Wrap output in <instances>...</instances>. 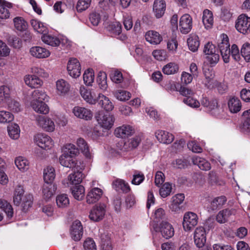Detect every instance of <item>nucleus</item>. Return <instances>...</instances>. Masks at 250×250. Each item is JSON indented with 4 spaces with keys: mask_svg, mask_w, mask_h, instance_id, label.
Segmentation results:
<instances>
[{
    "mask_svg": "<svg viewBox=\"0 0 250 250\" xmlns=\"http://www.w3.org/2000/svg\"><path fill=\"white\" fill-rule=\"evenodd\" d=\"M15 163L18 168L22 171L27 170L29 168V162L27 159L22 157H17L15 160Z\"/></svg>",
    "mask_w": 250,
    "mask_h": 250,
    "instance_id": "obj_52",
    "label": "nucleus"
},
{
    "mask_svg": "<svg viewBox=\"0 0 250 250\" xmlns=\"http://www.w3.org/2000/svg\"><path fill=\"white\" fill-rule=\"evenodd\" d=\"M60 164L63 167L75 168L78 166V163L76 162L73 158L72 156L68 154V153H64L62 154L59 159Z\"/></svg>",
    "mask_w": 250,
    "mask_h": 250,
    "instance_id": "obj_14",
    "label": "nucleus"
},
{
    "mask_svg": "<svg viewBox=\"0 0 250 250\" xmlns=\"http://www.w3.org/2000/svg\"><path fill=\"white\" fill-rule=\"evenodd\" d=\"M30 53L32 56L40 59L46 58L50 55L48 50L39 46L31 47L30 49Z\"/></svg>",
    "mask_w": 250,
    "mask_h": 250,
    "instance_id": "obj_18",
    "label": "nucleus"
},
{
    "mask_svg": "<svg viewBox=\"0 0 250 250\" xmlns=\"http://www.w3.org/2000/svg\"><path fill=\"white\" fill-rule=\"evenodd\" d=\"M194 243L198 248L204 246L206 242V232L204 228L200 227L197 228L194 231Z\"/></svg>",
    "mask_w": 250,
    "mask_h": 250,
    "instance_id": "obj_10",
    "label": "nucleus"
},
{
    "mask_svg": "<svg viewBox=\"0 0 250 250\" xmlns=\"http://www.w3.org/2000/svg\"><path fill=\"white\" fill-rule=\"evenodd\" d=\"M74 173L69 175L67 180L71 185L78 186L82 182L83 174L82 172V167L80 166L74 168Z\"/></svg>",
    "mask_w": 250,
    "mask_h": 250,
    "instance_id": "obj_12",
    "label": "nucleus"
},
{
    "mask_svg": "<svg viewBox=\"0 0 250 250\" xmlns=\"http://www.w3.org/2000/svg\"><path fill=\"white\" fill-rule=\"evenodd\" d=\"M232 210L228 208L223 209L219 212L216 217V221L220 223H225L228 221L229 217L231 215Z\"/></svg>",
    "mask_w": 250,
    "mask_h": 250,
    "instance_id": "obj_38",
    "label": "nucleus"
},
{
    "mask_svg": "<svg viewBox=\"0 0 250 250\" xmlns=\"http://www.w3.org/2000/svg\"><path fill=\"white\" fill-rule=\"evenodd\" d=\"M185 199L184 194L179 193L173 196L171 198V203L169 206L170 209L173 211L180 210L179 205L182 204Z\"/></svg>",
    "mask_w": 250,
    "mask_h": 250,
    "instance_id": "obj_28",
    "label": "nucleus"
},
{
    "mask_svg": "<svg viewBox=\"0 0 250 250\" xmlns=\"http://www.w3.org/2000/svg\"><path fill=\"white\" fill-rule=\"evenodd\" d=\"M24 190L23 187L18 186L15 189L13 202L16 206H19L21 203L22 199L23 198Z\"/></svg>",
    "mask_w": 250,
    "mask_h": 250,
    "instance_id": "obj_45",
    "label": "nucleus"
},
{
    "mask_svg": "<svg viewBox=\"0 0 250 250\" xmlns=\"http://www.w3.org/2000/svg\"><path fill=\"white\" fill-rule=\"evenodd\" d=\"M5 168V162L0 158V183L2 185L6 184L8 181V177L4 172Z\"/></svg>",
    "mask_w": 250,
    "mask_h": 250,
    "instance_id": "obj_53",
    "label": "nucleus"
},
{
    "mask_svg": "<svg viewBox=\"0 0 250 250\" xmlns=\"http://www.w3.org/2000/svg\"><path fill=\"white\" fill-rule=\"evenodd\" d=\"M217 45L224 62H229L230 56V48L229 39L226 34H222L219 36Z\"/></svg>",
    "mask_w": 250,
    "mask_h": 250,
    "instance_id": "obj_1",
    "label": "nucleus"
},
{
    "mask_svg": "<svg viewBox=\"0 0 250 250\" xmlns=\"http://www.w3.org/2000/svg\"><path fill=\"white\" fill-rule=\"evenodd\" d=\"M153 228L155 232H160L162 236L167 239L172 237L174 234L172 226L166 221H162L159 226L154 225Z\"/></svg>",
    "mask_w": 250,
    "mask_h": 250,
    "instance_id": "obj_5",
    "label": "nucleus"
},
{
    "mask_svg": "<svg viewBox=\"0 0 250 250\" xmlns=\"http://www.w3.org/2000/svg\"><path fill=\"white\" fill-rule=\"evenodd\" d=\"M37 121L39 125L47 131H53L55 129L54 122L44 116H39Z\"/></svg>",
    "mask_w": 250,
    "mask_h": 250,
    "instance_id": "obj_20",
    "label": "nucleus"
},
{
    "mask_svg": "<svg viewBox=\"0 0 250 250\" xmlns=\"http://www.w3.org/2000/svg\"><path fill=\"white\" fill-rule=\"evenodd\" d=\"M34 140L39 147L44 149H49L53 146L51 138L45 134H37L34 137Z\"/></svg>",
    "mask_w": 250,
    "mask_h": 250,
    "instance_id": "obj_8",
    "label": "nucleus"
},
{
    "mask_svg": "<svg viewBox=\"0 0 250 250\" xmlns=\"http://www.w3.org/2000/svg\"><path fill=\"white\" fill-rule=\"evenodd\" d=\"M67 70L69 75L73 78L79 77L81 73L80 63H67Z\"/></svg>",
    "mask_w": 250,
    "mask_h": 250,
    "instance_id": "obj_34",
    "label": "nucleus"
},
{
    "mask_svg": "<svg viewBox=\"0 0 250 250\" xmlns=\"http://www.w3.org/2000/svg\"><path fill=\"white\" fill-rule=\"evenodd\" d=\"M179 70V66L177 63H167L163 68V72L167 75L175 74Z\"/></svg>",
    "mask_w": 250,
    "mask_h": 250,
    "instance_id": "obj_56",
    "label": "nucleus"
},
{
    "mask_svg": "<svg viewBox=\"0 0 250 250\" xmlns=\"http://www.w3.org/2000/svg\"><path fill=\"white\" fill-rule=\"evenodd\" d=\"M77 144L79 149L81 150L85 156L86 158H90V154L89 147L85 140L82 138H80L77 141Z\"/></svg>",
    "mask_w": 250,
    "mask_h": 250,
    "instance_id": "obj_46",
    "label": "nucleus"
},
{
    "mask_svg": "<svg viewBox=\"0 0 250 250\" xmlns=\"http://www.w3.org/2000/svg\"><path fill=\"white\" fill-rule=\"evenodd\" d=\"M228 104L229 111L231 113H237L241 108V102L237 98L233 97L229 99Z\"/></svg>",
    "mask_w": 250,
    "mask_h": 250,
    "instance_id": "obj_42",
    "label": "nucleus"
},
{
    "mask_svg": "<svg viewBox=\"0 0 250 250\" xmlns=\"http://www.w3.org/2000/svg\"><path fill=\"white\" fill-rule=\"evenodd\" d=\"M116 98L120 101H125L130 98V93L123 90H118L114 92Z\"/></svg>",
    "mask_w": 250,
    "mask_h": 250,
    "instance_id": "obj_58",
    "label": "nucleus"
},
{
    "mask_svg": "<svg viewBox=\"0 0 250 250\" xmlns=\"http://www.w3.org/2000/svg\"><path fill=\"white\" fill-rule=\"evenodd\" d=\"M97 83L99 88L105 91L107 89L108 85L107 83V75L104 72L100 71L97 78Z\"/></svg>",
    "mask_w": 250,
    "mask_h": 250,
    "instance_id": "obj_44",
    "label": "nucleus"
},
{
    "mask_svg": "<svg viewBox=\"0 0 250 250\" xmlns=\"http://www.w3.org/2000/svg\"><path fill=\"white\" fill-rule=\"evenodd\" d=\"M215 63H203L202 69L205 77V85L208 89L212 88L214 86L215 72L213 67Z\"/></svg>",
    "mask_w": 250,
    "mask_h": 250,
    "instance_id": "obj_2",
    "label": "nucleus"
},
{
    "mask_svg": "<svg viewBox=\"0 0 250 250\" xmlns=\"http://www.w3.org/2000/svg\"><path fill=\"white\" fill-rule=\"evenodd\" d=\"M56 203L60 208L67 207L69 204V200L67 195L65 194L58 195L56 197Z\"/></svg>",
    "mask_w": 250,
    "mask_h": 250,
    "instance_id": "obj_57",
    "label": "nucleus"
},
{
    "mask_svg": "<svg viewBox=\"0 0 250 250\" xmlns=\"http://www.w3.org/2000/svg\"><path fill=\"white\" fill-rule=\"evenodd\" d=\"M134 130L130 125H123L117 128L114 131V134L117 137L126 138L134 133Z\"/></svg>",
    "mask_w": 250,
    "mask_h": 250,
    "instance_id": "obj_19",
    "label": "nucleus"
},
{
    "mask_svg": "<svg viewBox=\"0 0 250 250\" xmlns=\"http://www.w3.org/2000/svg\"><path fill=\"white\" fill-rule=\"evenodd\" d=\"M72 239L75 241H79L83 234V228L81 222L76 220L72 223L70 230Z\"/></svg>",
    "mask_w": 250,
    "mask_h": 250,
    "instance_id": "obj_13",
    "label": "nucleus"
},
{
    "mask_svg": "<svg viewBox=\"0 0 250 250\" xmlns=\"http://www.w3.org/2000/svg\"><path fill=\"white\" fill-rule=\"evenodd\" d=\"M155 136L160 143L164 144H169L174 140V136L172 134L164 130H158Z\"/></svg>",
    "mask_w": 250,
    "mask_h": 250,
    "instance_id": "obj_21",
    "label": "nucleus"
},
{
    "mask_svg": "<svg viewBox=\"0 0 250 250\" xmlns=\"http://www.w3.org/2000/svg\"><path fill=\"white\" fill-rule=\"evenodd\" d=\"M24 80L26 84L31 88H38L42 84V81L34 75H26Z\"/></svg>",
    "mask_w": 250,
    "mask_h": 250,
    "instance_id": "obj_26",
    "label": "nucleus"
},
{
    "mask_svg": "<svg viewBox=\"0 0 250 250\" xmlns=\"http://www.w3.org/2000/svg\"><path fill=\"white\" fill-rule=\"evenodd\" d=\"M30 23L34 29L37 32L43 34L47 32V28L42 22L36 19H32Z\"/></svg>",
    "mask_w": 250,
    "mask_h": 250,
    "instance_id": "obj_40",
    "label": "nucleus"
},
{
    "mask_svg": "<svg viewBox=\"0 0 250 250\" xmlns=\"http://www.w3.org/2000/svg\"><path fill=\"white\" fill-rule=\"evenodd\" d=\"M57 186L53 183H44L42 187V193L44 199H49L55 193Z\"/></svg>",
    "mask_w": 250,
    "mask_h": 250,
    "instance_id": "obj_27",
    "label": "nucleus"
},
{
    "mask_svg": "<svg viewBox=\"0 0 250 250\" xmlns=\"http://www.w3.org/2000/svg\"><path fill=\"white\" fill-rule=\"evenodd\" d=\"M43 176L45 183H53V181L55 177L54 168L52 167H47L44 169Z\"/></svg>",
    "mask_w": 250,
    "mask_h": 250,
    "instance_id": "obj_43",
    "label": "nucleus"
},
{
    "mask_svg": "<svg viewBox=\"0 0 250 250\" xmlns=\"http://www.w3.org/2000/svg\"><path fill=\"white\" fill-rule=\"evenodd\" d=\"M112 188L116 191L122 190L124 193H127L130 190L128 183L122 179H117L114 180L112 182Z\"/></svg>",
    "mask_w": 250,
    "mask_h": 250,
    "instance_id": "obj_25",
    "label": "nucleus"
},
{
    "mask_svg": "<svg viewBox=\"0 0 250 250\" xmlns=\"http://www.w3.org/2000/svg\"><path fill=\"white\" fill-rule=\"evenodd\" d=\"M152 56L158 61H166L167 57V52L164 50H155L152 52Z\"/></svg>",
    "mask_w": 250,
    "mask_h": 250,
    "instance_id": "obj_61",
    "label": "nucleus"
},
{
    "mask_svg": "<svg viewBox=\"0 0 250 250\" xmlns=\"http://www.w3.org/2000/svg\"><path fill=\"white\" fill-rule=\"evenodd\" d=\"M56 89L58 94L63 95L67 93L70 90L69 84L65 80L60 79L56 82Z\"/></svg>",
    "mask_w": 250,
    "mask_h": 250,
    "instance_id": "obj_31",
    "label": "nucleus"
},
{
    "mask_svg": "<svg viewBox=\"0 0 250 250\" xmlns=\"http://www.w3.org/2000/svg\"><path fill=\"white\" fill-rule=\"evenodd\" d=\"M192 160L193 164L197 165L201 170L207 171L209 170L211 168L210 163L203 158L194 157Z\"/></svg>",
    "mask_w": 250,
    "mask_h": 250,
    "instance_id": "obj_37",
    "label": "nucleus"
},
{
    "mask_svg": "<svg viewBox=\"0 0 250 250\" xmlns=\"http://www.w3.org/2000/svg\"><path fill=\"white\" fill-rule=\"evenodd\" d=\"M12 7V4L4 0H0V19L6 20L9 18L10 13L8 8Z\"/></svg>",
    "mask_w": 250,
    "mask_h": 250,
    "instance_id": "obj_24",
    "label": "nucleus"
},
{
    "mask_svg": "<svg viewBox=\"0 0 250 250\" xmlns=\"http://www.w3.org/2000/svg\"><path fill=\"white\" fill-rule=\"evenodd\" d=\"M0 208L6 214L8 217H12L13 214L12 206L6 201L0 199Z\"/></svg>",
    "mask_w": 250,
    "mask_h": 250,
    "instance_id": "obj_55",
    "label": "nucleus"
},
{
    "mask_svg": "<svg viewBox=\"0 0 250 250\" xmlns=\"http://www.w3.org/2000/svg\"><path fill=\"white\" fill-rule=\"evenodd\" d=\"M145 39L147 42L153 44H158L163 40L162 37L160 34L153 30L147 31L146 33Z\"/></svg>",
    "mask_w": 250,
    "mask_h": 250,
    "instance_id": "obj_23",
    "label": "nucleus"
},
{
    "mask_svg": "<svg viewBox=\"0 0 250 250\" xmlns=\"http://www.w3.org/2000/svg\"><path fill=\"white\" fill-rule=\"evenodd\" d=\"M171 190V185L169 183H166L160 188L159 193L162 197L165 198L170 194Z\"/></svg>",
    "mask_w": 250,
    "mask_h": 250,
    "instance_id": "obj_59",
    "label": "nucleus"
},
{
    "mask_svg": "<svg viewBox=\"0 0 250 250\" xmlns=\"http://www.w3.org/2000/svg\"><path fill=\"white\" fill-rule=\"evenodd\" d=\"M101 247L102 250H112V246L110 237L108 234L105 233L101 235Z\"/></svg>",
    "mask_w": 250,
    "mask_h": 250,
    "instance_id": "obj_48",
    "label": "nucleus"
},
{
    "mask_svg": "<svg viewBox=\"0 0 250 250\" xmlns=\"http://www.w3.org/2000/svg\"><path fill=\"white\" fill-rule=\"evenodd\" d=\"M179 27L183 34L189 33L192 28V18L188 14L183 15L179 21Z\"/></svg>",
    "mask_w": 250,
    "mask_h": 250,
    "instance_id": "obj_9",
    "label": "nucleus"
},
{
    "mask_svg": "<svg viewBox=\"0 0 250 250\" xmlns=\"http://www.w3.org/2000/svg\"><path fill=\"white\" fill-rule=\"evenodd\" d=\"M13 119L14 116L11 113L5 111H0V123H9L12 121Z\"/></svg>",
    "mask_w": 250,
    "mask_h": 250,
    "instance_id": "obj_62",
    "label": "nucleus"
},
{
    "mask_svg": "<svg viewBox=\"0 0 250 250\" xmlns=\"http://www.w3.org/2000/svg\"><path fill=\"white\" fill-rule=\"evenodd\" d=\"M42 40L44 43L52 46H58L61 42L56 36L46 33L42 36Z\"/></svg>",
    "mask_w": 250,
    "mask_h": 250,
    "instance_id": "obj_32",
    "label": "nucleus"
},
{
    "mask_svg": "<svg viewBox=\"0 0 250 250\" xmlns=\"http://www.w3.org/2000/svg\"><path fill=\"white\" fill-rule=\"evenodd\" d=\"M197 223L198 217L195 213L188 212L185 214L183 218V226L185 230H190L197 225Z\"/></svg>",
    "mask_w": 250,
    "mask_h": 250,
    "instance_id": "obj_6",
    "label": "nucleus"
},
{
    "mask_svg": "<svg viewBox=\"0 0 250 250\" xmlns=\"http://www.w3.org/2000/svg\"><path fill=\"white\" fill-rule=\"evenodd\" d=\"M106 206L104 204H100L93 207L89 214V218L95 222L102 220L105 215Z\"/></svg>",
    "mask_w": 250,
    "mask_h": 250,
    "instance_id": "obj_7",
    "label": "nucleus"
},
{
    "mask_svg": "<svg viewBox=\"0 0 250 250\" xmlns=\"http://www.w3.org/2000/svg\"><path fill=\"white\" fill-rule=\"evenodd\" d=\"M32 98L31 102L42 101L47 98V95L42 90L36 89L32 92Z\"/></svg>",
    "mask_w": 250,
    "mask_h": 250,
    "instance_id": "obj_54",
    "label": "nucleus"
},
{
    "mask_svg": "<svg viewBox=\"0 0 250 250\" xmlns=\"http://www.w3.org/2000/svg\"><path fill=\"white\" fill-rule=\"evenodd\" d=\"M73 113L77 117L85 120H91L93 116V114L89 109L80 106L74 107L73 109Z\"/></svg>",
    "mask_w": 250,
    "mask_h": 250,
    "instance_id": "obj_16",
    "label": "nucleus"
},
{
    "mask_svg": "<svg viewBox=\"0 0 250 250\" xmlns=\"http://www.w3.org/2000/svg\"><path fill=\"white\" fill-rule=\"evenodd\" d=\"M241 55L247 62L250 61V44L249 43H245L241 48Z\"/></svg>",
    "mask_w": 250,
    "mask_h": 250,
    "instance_id": "obj_63",
    "label": "nucleus"
},
{
    "mask_svg": "<svg viewBox=\"0 0 250 250\" xmlns=\"http://www.w3.org/2000/svg\"><path fill=\"white\" fill-rule=\"evenodd\" d=\"M235 27L242 34L250 33V17L244 14L239 15L235 22Z\"/></svg>",
    "mask_w": 250,
    "mask_h": 250,
    "instance_id": "obj_4",
    "label": "nucleus"
},
{
    "mask_svg": "<svg viewBox=\"0 0 250 250\" xmlns=\"http://www.w3.org/2000/svg\"><path fill=\"white\" fill-rule=\"evenodd\" d=\"M141 142V138L139 137H134L127 142L124 143L122 150L124 151H128L136 148Z\"/></svg>",
    "mask_w": 250,
    "mask_h": 250,
    "instance_id": "obj_36",
    "label": "nucleus"
},
{
    "mask_svg": "<svg viewBox=\"0 0 250 250\" xmlns=\"http://www.w3.org/2000/svg\"><path fill=\"white\" fill-rule=\"evenodd\" d=\"M166 9V3L164 0H155L153 4L152 11L157 19L162 18Z\"/></svg>",
    "mask_w": 250,
    "mask_h": 250,
    "instance_id": "obj_11",
    "label": "nucleus"
},
{
    "mask_svg": "<svg viewBox=\"0 0 250 250\" xmlns=\"http://www.w3.org/2000/svg\"><path fill=\"white\" fill-rule=\"evenodd\" d=\"M95 118L101 127L108 130L112 127L114 122L113 115L108 113L105 114L102 111L96 113Z\"/></svg>",
    "mask_w": 250,
    "mask_h": 250,
    "instance_id": "obj_3",
    "label": "nucleus"
},
{
    "mask_svg": "<svg viewBox=\"0 0 250 250\" xmlns=\"http://www.w3.org/2000/svg\"><path fill=\"white\" fill-rule=\"evenodd\" d=\"M33 200V196L30 194H26L24 196L21 203L23 211L26 212L32 207Z\"/></svg>",
    "mask_w": 250,
    "mask_h": 250,
    "instance_id": "obj_50",
    "label": "nucleus"
},
{
    "mask_svg": "<svg viewBox=\"0 0 250 250\" xmlns=\"http://www.w3.org/2000/svg\"><path fill=\"white\" fill-rule=\"evenodd\" d=\"M96 99V103H98L100 106L106 111H111L114 105L109 99L102 94H99Z\"/></svg>",
    "mask_w": 250,
    "mask_h": 250,
    "instance_id": "obj_17",
    "label": "nucleus"
},
{
    "mask_svg": "<svg viewBox=\"0 0 250 250\" xmlns=\"http://www.w3.org/2000/svg\"><path fill=\"white\" fill-rule=\"evenodd\" d=\"M103 194L101 189L95 188H92L88 193L86 196V202L87 203L93 204L99 200Z\"/></svg>",
    "mask_w": 250,
    "mask_h": 250,
    "instance_id": "obj_22",
    "label": "nucleus"
},
{
    "mask_svg": "<svg viewBox=\"0 0 250 250\" xmlns=\"http://www.w3.org/2000/svg\"><path fill=\"white\" fill-rule=\"evenodd\" d=\"M72 194L77 200H82L84 196V188L82 185L75 186L71 188Z\"/></svg>",
    "mask_w": 250,
    "mask_h": 250,
    "instance_id": "obj_39",
    "label": "nucleus"
},
{
    "mask_svg": "<svg viewBox=\"0 0 250 250\" xmlns=\"http://www.w3.org/2000/svg\"><path fill=\"white\" fill-rule=\"evenodd\" d=\"M241 130L244 132H250V109L245 111L242 114Z\"/></svg>",
    "mask_w": 250,
    "mask_h": 250,
    "instance_id": "obj_29",
    "label": "nucleus"
},
{
    "mask_svg": "<svg viewBox=\"0 0 250 250\" xmlns=\"http://www.w3.org/2000/svg\"><path fill=\"white\" fill-rule=\"evenodd\" d=\"M107 29L110 33L114 36H119L122 31V27L119 21L111 22L108 26Z\"/></svg>",
    "mask_w": 250,
    "mask_h": 250,
    "instance_id": "obj_41",
    "label": "nucleus"
},
{
    "mask_svg": "<svg viewBox=\"0 0 250 250\" xmlns=\"http://www.w3.org/2000/svg\"><path fill=\"white\" fill-rule=\"evenodd\" d=\"M14 25L16 30L20 32L25 31L28 24L24 19L21 17H16L13 19Z\"/></svg>",
    "mask_w": 250,
    "mask_h": 250,
    "instance_id": "obj_35",
    "label": "nucleus"
},
{
    "mask_svg": "<svg viewBox=\"0 0 250 250\" xmlns=\"http://www.w3.org/2000/svg\"><path fill=\"white\" fill-rule=\"evenodd\" d=\"M31 104L33 109L37 112L46 114L49 112L48 106L43 101L40 102H31Z\"/></svg>",
    "mask_w": 250,
    "mask_h": 250,
    "instance_id": "obj_33",
    "label": "nucleus"
},
{
    "mask_svg": "<svg viewBox=\"0 0 250 250\" xmlns=\"http://www.w3.org/2000/svg\"><path fill=\"white\" fill-rule=\"evenodd\" d=\"M111 79L113 82L120 83L123 80L122 73L118 70H112L110 74Z\"/></svg>",
    "mask_w": 250,
    "mask_h": 250,
    "instance_id": "obj_64",
    "label": "nucleus"
},
{
    "mask_svg": "<svg viewBox=\"0 0 250 250\" xmlns=\"http://www.w3.org/2000/svg\"><path fill=\"white\" fill-rule=\"evenodd\" d=\"M94 80V72L92 68L86 69L83 75V80L85 85L91 86Z\"/></svg>",
    "mask_w": 250,
    "mask_h": 250,
    "instance_id": "obj_47",
    "label": "nucleus"
},
{
    "mask_svg": "<svg viewBox=\"0 0 250 250\" xmlns=\"http://www.w3.org/2000/svg\"><path fill=\"white\" fill-rule=\"evenodd\" d=\"M202 21L207 30H209L212 28L214 24V17L213 13L210 10L208 9L203 10Z\"/></svg>",
    "mask_w": 250,
    "mask_h": 250,
    "instance_id": "obj_15",
    "label": "nucleus"
},
{
    "mask_svg": "<svg viewBox=\"0 0 250 250\" xmlns=\"http://www.w3.org/2000/svg\"><path fill=\"white\" fill-rule=\"evenodd\" d=\"M9 136L13 139H17L20 136V128L17 124L9 125L7 127Z\"/></svg>",
    "mask_w": 250,
    "mask_h": 250,
    "instance_id": "obj_51",
    "label": "nucleus"
},
{
    "mask_svg": "<svg viewBox=\"0 0 250 250\" xmlns=\"http://www.w3.org/2000/svg\"><path fill=\"white\" fill-rule=\"evenodd\" d=\"M80 92L81 96L86 102L91 104H96V99L92 97L90 92L86 89L84 86H81Z\"/></svg>",
    "mask_w": 250,
    "mask_h": 250,
    "instance_id": "obj_49",
    "label": "nucleus"
},
{
    "mask_svg": "<svg viewBox=\"0 0 250 250\" xmlns=\"http://www.w3.org/2000/svg\"><path fill=\"white\" fill-rule=\"evenodd\" d=\"M123 23L125 29L130 30L133 27V21L132 16L128 14H125L123 17Z\"/></svg>",
    "mask_w": 250,
    "mask_h": 250,
    "instance_id": "obj_60",
    "label": "nucleus"
},
{
    "mask_svg": "<svg viewBox=\"0 0 250 250\" xmlns=\"http://www.w3.org/2000/svg\"><path fill=\"white\" fill-rule=\"evenodd\" d=\"M187 43L189 50L192 52L196 51L200 45L198 36L194 34H191L187 40Z\"/></svg>",
    "mask_w": 250,
    "mask_h": 250,
    "instance_id": "obj_30",
    "label": "nucleus"
}]
</instances>
